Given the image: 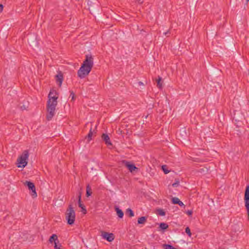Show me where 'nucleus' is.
I'll list each match as a JSON object with an SVG mask.
<instances>
[{
    "mask_svg": "<svg viewBox=\"0 0 249 249\" xmlns=\"http://www.w3.org/2000/svg\"><path fill=\"white\" fill-rule=\"evenodd\" d=\"M246 1H247V2H248L249 1V0H246Z\"/></svg>",
    "mask_w": 249,
    "mask_h": 249,
    "instance_id": "33",
    "label": "nucleus"
},
{
    "mask_svg": "<svg viewBox=\"0 0 249 249\" xmlns=\"http://www.w3.org/2000/svg\"><path fill=\"white\" fill-rule=\"evenodd\" d=\"M168 227H169V226L166 223H161L160 224V228L161 230H165L167 229L168 228Z\"/></svg>",
    "mask_w": 249,
    "mask_h": 249,
    "instance_id": "19",
    "label": "nucleus"
},
{
    "mask_svg": "<svg viewBox=\"0 0 249 249\" xmlns=\"http://www.w3.org/2000/svg\"><path fill=\"white\" fill-rule=\"evenodd\" d=\"M163 246L164 247V249H176L171 245L164 244Z\"/></svg>",
    "mask_w": 249,
    "mask_h": 249,
    "instance_id": "21",
    "label": "nucleus"
},
{
    "mask_svg": "<svg viewBox=\"0 0 249 249\" xmlns=\"http://www.w3.org/2000/svg\"><path fill=\"white\" fill-rule=\"evenodd\" d=\"M115 211L116 212L118 216L120 218H122L123 217L124 214L123 211L117 207H115Z\"/></svg>",
    "mask_w": 249,
    "mask_h": 249,
    "instance_id": "14",
    "label": "nucleus"
},
{
    "mask_svg": "<svg viewBox=\"0 0 249 249\" xmlns=\"http://www.w3.org/2000/svg\"><path fill=\"white\" fill-rule=\"evenodd\" d=\"M245 206L247 211L248 219L249 220V184L246 187L244 195Z\"/></svg>",
    "mask_w": 249,
    "mask_h": 249,
    "instance_id": "5",
    "label": "nucleus"
},
{
    "mask_svg": "<svg viewBox=\"0 0 249 249\" xmlns=\"http://www.w3.org/2000/svg\"><path fill=\"white\" fill-rule=\"evenodd\" d=\"M186 213L189 216H191L192 215V213H193V211L192 210H188V211L186 212Z\"/></svg>",
    "mask_w": 249,
    "mask_h": 249,
    "instance_id": "28",
    "label": "nucleus"
},
{
    "mask_svg": "<svg viewBox=\"0 0 249 249\" xmlns=\"http://www.w3.org/2000/svg\"><path fill=\"white\" fill-rule=\"evenodd\" d=\"M157 82V86L160 89H161L162 88V78L160 76H158V79L156 80Z\"/></svg>",
    "mask_w": 249,
    "mask_h": 249,
    "instance_id": "15",
    "label": "nucleus"
},
{
    "mask_svg": "<svg viewBox=\"0 0 249 249\" xmlns=\"http://www.w3.org/2000/svg\"><path fill=\"white\" fill-rule=\"evenodd\" d=\"M3 9V6L2 4H0V13L2 12Z\"/></svg>",
    "mask_w": 249,
    "mask_h": 249,
    "instance_id": "29",
    "label": "nucleus"
},
{
    "mask_svg": "<svg viewBox=\"0 0 249 249\" xmlns=\"http://www.w3.org/2000/svg\"><path fill=\"white\" fill-rule=\"evenodd\" d=\"M166 165H162V167H161V169L162 170H163V171L164 172V173L165 174H168L169 172V171L167 169H166Z\"/></svg>",
    "mask_w": 249,
    "mask_h": 249,
    "instance_id": "22",
    "label": "nucleus"
},
{
    "mask_svg": "<svg viewBox=\"0 0 249 249\" xmlns=\"http://www.w3.org/2000/svg\"><path fill=\"white\" fill-rule=\"evenodd\" d=\"M147 218L145 216H142L139 217L138 219V224H143L146 221Z\"/></svg>",
    "mask_w": 249,
    "mask_h": 249,
    "instance_id": "16",
    "label": "nucleus"
},
{
    "mask_svg": "<svg viewBox=\"0 0 249 249\" xmlns=\"http://www.w3.org/2000/svg\"><path fill=\"white\" fill-rule=\"evenodd\" d=\"M61 244H59V243H55L54 244V249H61Z\"/></svg>",
    "mask_w": 249,
    "mask_h": 249,
    "instance_id": "25",
    "label": "nucleus"
},
{
    "mask_svg": "<svg viewBox=\"0 0 249 249\" xmlns=\"http://www.w3.org/2000/svg\"><path fill=\"white\" fill-rule=\"evenodd\" d=\"M101 235L104 239L108 242L112 241L115 238L114 235L112 233H109L104 231H102Z\"/></svg>",
    "mask_w": 249,
    "mask_h": 249,
    "instance_id": "8",
    "label": "nucleus"
},
{
    "mask_svg": "<svg viewBox=\"0 0 249 249\" xmlns=\"http://www.w3.org/2000/svg\"><path fill=\"white\" fill-rule=\"evenodd\" d=\"M123 162L124 163L125 166L128 169L130 172L132 173L134 172H138L139 168L136 167L134 164L126 160H123Z\"/></svg>",
    "mask_w": 249,
    "mask_h": 249,
    "instance_id": "7",
    "label": "nucleus"
},
{
    "mask_svg": "<svg viewBox=\"0 0 249 249\" xmlns=\"http://www.w3.org/2000/svg\"><path fill=\"white\" fill-rule=\"evenodd\" d=\"M29 157V152L28 150H24L22 154L17 159V162L18 165V167H24L27 164V160Z\"/></svg>",
    "mask_w": 249,
    "mask_h": 249,
    "instance_id": "4",
    "label": "nucleus"
},
{
    "mask_svg": "<svg viewBox=\"0 0 249 249\" xmlns=\"http://www.w3.org/2000/svg\"><path fill=\"white\" fill-rule=\"evenodd\" d=\"M58 93L54 89H51L48 94V100L47 103V114L46 119L52 120L55 114V107L57 105Z\"/></svg>",
    "mask_w": 249,
    "mask_h": 249,
    "instance_id": "1",
    "label": "nucleus"
},
{
    "mask_svg": "<svg viewBox=\"0 0 249 249\" xmlns=\"http://www.w3.org/2000/svg\"><path fill=\"white\" fill-rule=\"evenodd\" d=\"M24 185L27 186L29 190H30L31 192V195L33 197H36L37 196V194L36 192V187L34 183L29 181H26L24 182Z\"/></svg>",
    "mask_w": 249,
    "mask_h": 249,
    "instance_id": "6",
    "label": "nucleus"
},
{
    "mask_svg": "<svg viewBox=\"0 0 249 249\" xmlns=\"http://www.w3.org/2000/svg\"><path fill=\"white\" fill-rule=\"evenodd\" d=\"M158 214L161 216H164L165 215V212L162 209L158 210Z\"/></svg>",
    "mask_w": 249,
    "mask_h": 249,
    "instance_id": "24",
    "label": "nucleus"
},
{
    "mask_svg": "<svg viewBox=\"0 0 249 249\" xmlns=\"http://www.w3.org/2000/svg\"><path fill=\"white\" fill-rule=\"evenodd\" d=\"M49 241L51 243L53 242H54V244L57 242L59 243L57 236L55 234H52L50 237Z\"/></svg>",
    "mask_w": 249,
    "mask_h": 249,
    "instance_id": "13",
    "label": "nucleus"
},
{
    "mask_svg": "<svg viewBox=\"0 0 249 249\" xmlns=\"http://www.w3.org/2000/svg\"><path fill=\"white\" fill-rule=\"evenodd\" d=\"M138 85L139 86H143V85H144L143 83L142 82H141V81H140V82H138Z\"/></svg>",
    "mask_w": 249,
    "mask_h": 249,
    "instance_id": "32",
    "label": "nucleus"
},
{
    "mask_svg": "<svg viewBox=\"0 0 249 249\" xmlns=\"http://www.w3.org/2000/svg\"><path fill=\"white\" fill-rule=\"evenodd\" d=\"M136 1L139 4H142L143 3L142 0H136Z\"/></svg>",
    "mask_w": 249,
    "mask_h": 249,
    "instance_id": "30",
    "label": "nucleus"
},
{
    "mask_svg": "<svg viewBox=\"0 0 249 249\" xmlns=\"http://www.w3.org/2000/svg\"><path fill=\"white\" fill-rule=\"evenodd\" d=\"M93 66V57L91 54H87L81 67L77 71L78 76L81 79L85 78L91 71Z\"/></svg>",
    "mask_w": 249,
    "mask_h": 249,
    "instance_id": "2",
    "label": "nucleus"
},
{
    "mask_svg": "<svg viewBox=\"0 0 249 249\" xmlns=\"http://www.w3.org/2000/svg\"><path fill=\"white\" fill-rule=\"evenodd\" d=\"M172 202L174 204H178L180 206H184L183 203L178 197H173L172 199Z\"/></svg>",
    "mask_w": 249,
    "mask_h": 249,
    "instance_id": "12",
    "label": "nucleus"
},
{
    "mask_svg": "<svg viewBox=\"0 0 249 249\" xmlns=\"http://www.w3.org/2000/svg\"><path fill=\"white\" fill-rule=\"evenodd\" d=\"M101 138L107 145L111 146L112 145L110 140V138L107 134L103 133L101 136Z\"/></svg>",
    "mask_w": 249,
    "mask_h": 249,
    "instance_id": "11",
    "label": "nucleus"
},
{
    "mask_svg": "<svg viewBox=\"0 0 249 249\" xmlns=\"http://www.w3.org/2000/svg\"><path fill=\"white\" fill-rule=\"evenodd\" d=\"M92 194V191H91V189L90 188V187H89V185H88L87 186V188H86V196L87 197H89V196H90Z\"/></svg>",
    "mask_w": 249,
    "mask_h": 249,
    "instance_id": "18",
    "label": "nucleus"
},
{
    "mask_svg": "<svg viewBox=\"0 0 249 249\" xmlns=\"http://www.w3.org/2000/svg\"><path fill=\"white\" fill-rule=\"evenodd\" d=\"M185 232L188 235V236L189 237L191 236L192 233H191V230H190V228L188 227L186 228V229H185Z\"/></svg>",
    "mask_w": 249,
    "mask_h": 249,
    "instance_id": "23",
    "label": "nucleus"
},
{
    "mask_svg": "<svg viewBox=\"0 0 249 249\" xmlns=\"http://www.w3.org/2000/svg\"><path fill=\"white\" fill-rule=\"evenodd\" d=\"M55 79L58 86L60 87L64 79L63 74L61 71L57 72V74L55 76Z\"/></svg>",
    "mask_w": 249,
    "mask_h": 249,
    "instance_id": "9",
    "label": "nucleus"
},
{
    "mask_svg": "<svg viewBox=\"0 0 249 249\" xmlns=\"http://www.w3.org/2000/svg\"><path fill=\"white\" fill-rule=\"evenodd\" d=\"M78 198V206L81 208L82 212L83 213L86 214L87 213V210H86V207L84 206V205L82 203L81 193H79Z\"/></svg>",
    "mask_w": 249,
    "mask_h": 249,
    "instance_id": "10",
    "label": "nucleus"
},
{
    "mask_svg": "<svg viewBox=\"0 0 249 249\" xmlns=\"http://www.w3.org/2000/svg\"><path fill=\"white\" fill-rule=\"evenodd\" d=\"M65 218L69 225L74 224L75 219V212L71 203L70 204L65 213Z\"/></svg>",
    "mask_w": 249,
    "mask_h": 249,
    "instance_id": "3",
    "label": "nucleus"
},
{
    "mask_svg": "<svg viewBox=\"0 0 249 249\" xmlns=\"http://www.w3.org/2000/svg\"><path fill=\"white\" fill-rule=\"evenodd\" d=\"M93 135V131H92V128H91L89 134H88V135L87 136V137L86 138L88 139V142H89L90 141H91L92 140V137Z\"/></svg>",
    "mask_w": 249,
    "mask_h": 249,
    "instance_id": "17",
    "label": "nucleus"
},
{
    "mask_svg": "<svg viewBox=\"0 0 249 249\" xmlns=\"http://www.w3.org/2000/svg\"><path fill=\"white\" fill-rule=\"evenodd\" d=\"M70 96H71V100H74L75 99V94L73 91H70Z\"/></svg>",
    "mask_w": 249,
    "mask_h": 249,
    "instance_id": "27",
    "label": "nucleus"
},
{
    "mask_svg": "<svg viewBox=\"0 0 249 249\" xmlns=\"http://www.w3.org/2000/svg\"><path fill=\"white\" fill-rule=\"evenodd\" d=\"M126 213L130 217L133 216L134 215L133 211L131 209H129V208H128V209H127L126 210Z\"/></svg>",
    "mask_w": 249,
    "mask_h": 249,
    "instance_id": "20",
    "label": "nucleus"
},
{
    "mask_svg": "<svg viewBox=\"0 0 249 249\" xmlns=\"http://www.w3.org/2000/svg\"><path fill=\"white\" fill-rule=\"evenodd\" d=\"M179 181L178 180H176V182L172 184V186L174 187H178L179 185Z\"/></svg>",
    "mask_w": 249,
    "mask_h": 249,
    "instance_id": "26",
    "label": "nucleus"
},
{
    "mask_svg": "<svg viewBox=\"0 0 249 249\" xmlns=\"http://www.w3.org/2000/svg\"><path fill=\"white\" fill-rule=\"evenodd\" d=\"M170 34V30H168L166 32H165L164 33V34L165 35V36H167L168 34Z\"/></svg>",
    "mask_w": 249,
    "mask_h": 249,
    "instance_id": "31",
    "label": "nucleus"
}]
</instances>
